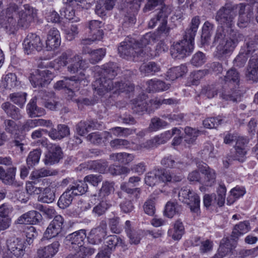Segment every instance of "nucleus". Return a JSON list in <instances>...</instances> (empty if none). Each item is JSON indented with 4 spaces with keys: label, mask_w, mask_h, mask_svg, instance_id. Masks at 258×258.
I'll list each match as a JSON object with an SVG mask.
<instances>
[{
    "label": "nucleus",
    "mask_w": 258,
    "mask_h": 258,
    "mask_svg": "<svg viewBox=\"0 0 258 258\" xmlns=\"http://www.w3.org/2000/svg\"><path fill=\"white\" fill-rule=\"evenodd\" d=\"M137 41L134 39H127L121 42L118 47L120 56L126 59H135L142 57L145 53L141 47H138Z\"/></svg>",
    "instance_id": "6"
},
{
    "label": "nucleus",
    "mask_w": 258,
    "mask_h": 258,
    "mask_svg": "<svg viewBox=\"0 0 258 258\" xmlns=\"http://www.w3.org/2000/svg\"><path fill=\"white\" fill-rule=\"evenodd\" d=\"M57 172L53 170L51 171L44 168L33 171L31 174L32 179H38L41 178L55 175L57 174Z\"/></svg>",
    "instance_id": "48"
},
{
    "label": "nucleus",
    "mask_w": 258,
    "mask_h": 258,
    "mask_svg": "<svg viewBox=\"0 0 258 258\" xmlns=\"http://www.w3.org/2000/svg\"><path fill=\"white\" fill-rule=\"evenodd\" d=\"M101 24L102 22L98 20H91L88 23L89 33L95 39L101 40L102 38L103 32L101 29Z\"/></svg>",
    "instance_id": "27"
},
{
    "label": "nucleus",
    "mask_w": 258,
    "mask_h": 258,
    "mask_svg": "<svg viewBox=\"0 0 258 258\" xmlns=\"http://www.w3.org/2000/svg\"><path fill=\"white\" fill-rule=\"evenodd\" d=\"M131 143L127 140L121 139H115L110 142V147L115 149L121 148H128L131 147Z\"/></svg>",
    "instance_id": "62"
},
{
    "label": "nucleus",
    "mask_w": 258,
    "mask_h": 258,
    "mask_svg": "<svg viewBox=\"0 0 258 258\" xmlns=\"http://www.w3.org/2000/svg\"><path fill=\"white\" fill-rule=\"evenodd\" d=\"M111 206L112 204L109 201L102 200L93 208V213L96 216L100 217L105 214Z\"/></svg>",
    "instance_id": "41"
},
{
    "label": "nucleus",
    "mask_w": 258,
    "mask_h": 258,
    "mask_svg": "<svg viewBox=\"0 0 258 258\" xmlns=\"http://www.w3.org/2000/svg\"><path fill=\"white\" fill-rule=\"evenodd\" d=\"M88 188V185L84 180L83 181H79L74 183L70 186V188L68 189L70 190L73 196H76L85 194L87 191Z\"/></svg>",
    "instance_id": "37"
},
{
    "label": "nucleus",
    "mask_w": 258,
    "mask_h": 258,
    "mask_svg": "<svg viewBox=\"0 0 258 258\" xmlns=\"http://www.w3.org/2000/svg\"><path fill=\"white\" fill-rule=\"evenodd\" d=\"M59 243L55 241L51 244L38 249L37 255L39 258H51L58 251Z\"/></svg>",
    "instance_id": "23"
},
{
    "label": "nucleus",
    "mask_w": 258,
    "mask_h": 258,
    "mask_svg": "<svg viewBox=\"0 0 258 258\" xmlns=\"http://www.w3.org/2000/svg\"><path fill=\"white\" fill-rule=\"evenodd\" d=\"M224 84L221 87L220 96L225 100L234 102L241 101V93L238 90L240 74L234 68L228 70L222 80Z\"/></svg>",
    "instance_id": "2"
},
{
    "label": "nucleus",
    "mask_w": 258,
    "mask_h": 258,
    "mask_svg": "<svg viewBox=\"0 0 258 258\" xmlns=\"http://www.w3.org/2000/svg\"><path fill=\"white\" fill-rule=\"evenodd\" d=\"M180 209V206L176 203L168 202L165 206L164 215L167 217L171 218L176 214H178Z\"/></svg>",
    "instance_id": "46"
},
{
    "label": "nucleus",
    "mask_w": 258,
    "mask_h": 258,
    "mask_svg": "<svg viewBox=\"0 0 258 258\" xmlns=\"http://www.w3.org/2000/svg\"><path fill=\"white\" fill-rule=\"evenodd\" d=\"M16 170L15 167H12L9 168L7 172L5 171L2 178L3 182L7 184H13L15 179Z\"/></svg>",
    "instance_id": "59"
},
{
    "label": "nucleus",
    "mask_w": 258,
    "mask_h": 258,
    "mask_svg": "<svg viewBox=\"0 0 258 258\" xmlns=\"http://www.w3.org/2000/svg\"><path fill=\"white\" fill-rule=\"evenodd\" d=\"M27 111L29 117L31 118L41 116L45 114L43 108L37 106L35 97L33 98L28 104Z\"/></svg>",
    "instance_id": "30"
},
{
    "label": "nucleus",
    "mask_w": 258,
    "mask_h": 258,
    "mask_svg": "<svg viewBox=\"0 0 258 258\" xmlns=\"http://www.w3.org/2000/svg\"><path fill=\"white\" fill-rule=\"evenodd\" d=\"M120 218L113 217L109 220V226L111 231L115 234H119L122 231V227L119 225Z\"/></svg>",
    "instance_id": "63"
},
{
    "label": "nucleus",
    "mask_w": 258,
    "mask_h": 258,
    "mask_svg": "<svg viewBox=\"0 0 258 258\" xmlns=\"http://www.w3.org/2000/svg\"><path fill=\"white\" fill-rule=\"evenodd\" d=\"M75 253L73 258H85L86 256L91 255L95 252V249L90 247L81 246L79 248H74Z\"/></svg>",
    "instance_id": "44"
},
{
    "label": "nucleus",
    "mask_w": 258,
    "mask_h": 258,
    "mask_svg": "<svg viewBox=\"0 0 258 258\" xmlns=\"http://www.w3.org/2000/svg\"><path fill=\"white\" fill-rule=\"evenodd\" d=\"M74 196L68 189L60 197L57 205L61 209L68 207L72 202Z\"/></svg>",
    "instance_id": "42"
},
{
    "label": "nucleus",
    "mask_w": 258,
    "mask_h": 258,
    "mask_svg": "<svg viewBox=\"0 0 258 258\" xmlns=\"http://www.w3.org/2000/svg\"><path fill=\"white\" fill-rule=\"evenodd\" d=\"M249 50L246 52H241L233 60L234 65L238 68H243L249 57L248 55Z\"/></svg>",
    "instance_id": "61"
},
{
    "label": "nucleus",
    "mask_w": 258,
    "mask_h": 258,
    "mask_svg": "<svg viewBox=\"0 0 258 258\" xmlns=\"http://www.w3.org/2000/svg\"><path fill=\"white\" fill-rule=\"evenodd\" d=\"M134 89V85L129 82H115L114 84L113 93H127L133 91Z\"/></svg>",
    "instance_id": "43"
},
{
    "label": "nucleus",
    "mask_w": 258,
    "mask_h": 258,
    "mask_svg": "<svg viewBox=\"0 0 258 258\" xmlns=\"http://www.w3.org/2000/svg\"><path fill=\"white\" fill-rule=\"evenodd\" d=\"M2 108L7 114L12 118L18 120L22 118L19 109L10 102H7L2 104Z\"/></svg>",
    "instance_id": "34"
},
{
    "label": "nucleus",
    "mask_w": 258,
    "mask_h": 258,
    "mask_svg": "<svg viewBox=\"0 0 258 258\" xmlns=\"http://www.w3.org/2000/svg\"><path fill=\"white\" fill-rule=\"evenodd\" d=\"M200 23L199 17L196 16L194 17L184 33L183 39H186L188 41L194 43V38L197 33L199 26Z\"/></svg>",
    "instance_id": "22"
},
{
    "label": "nucleus",
    "mask_w": 258,
    "mask_h": 258,
    "mask_svg": "<svg viewBox=\"0 0 258 258\" xmlns=\"http://www.w3.org/2000/svg\"><path fill=\"white\" fill-rule=\"evenodd\" d=\"M63 227V218L60 215L55 216L44 232L43 237L48 239L54 237L61 233Z\"/></svg>",
    "instance_id": "12"
},
{
    "label": "nucleus",
    "mask_w": 258,
    "mask_h": 258,
    "mask_svg": "<svg viewBox=\"0 0 258 258\" xmlns=\"http://www.w3.org/2000/svg\"><path fill=\"white\" fill-rule=\"evenodd\" d=\"M245 76L247 80L252 82L258 81V58L252 56L250 58L246 69Z\"/></svg>",
    "instance_id": "19"
},
{
    "label": "nucleus",
    "mask_w": 258,
    "mask_h": 258,
    "mask_svg": "<svg viewBox=\"0 0 258 258\" xmlns=\"http://www.w3.org/2000/svg\"><path fill=\"white\" fill-rule=\"evenodd\" d=\"M102 70L104 77L112 80L117 75L118 68L115 63L109 62L102 66Z\"/></svg>",
    "instance_id": "35"
},
{
    "label": "nucleus",
    "mask_w": 258,
    "mask_h": 258,
    "mask_svg": "<svg viewBox=\"0 0 258 258\" xmlns=\"http://www.w3.org/2000/svg\"><path fill=\"white\" fill-rule=\"evenodd\" d=\"M184 133V141L188 144H193L199 135V131L198 130L188 126L185 128Z\"/></svg>",
    "instance_id": "47"
},
{
    "label": "nucleus",
    "mask_w": 258,
    "mask_h": 258,
    "mask_svg": "<svg viewBox=\"0 0 258 258\" xmlns=\"http://www.w3.org/2000/svg\"><path fill=\"white\" fill-rule=\"evenodd\" d=\"M181 131L179 129L174 127L172 129V133L170 131H167L163 134H161L160 136H157L154 138L157 146L160 144H164L166 143L172 136L174 135H179Z\"/></svg>",
    "instance_id": "38"
},
{
    "label": "nucleus",
    "mask_w": 258,
    "mask_h": 258,
    "mask_svg": "<svg viewBox=\"0 0 258 258\" xmlns=\"http://www.w3.org/2000/svg\"><path fill=\"white\" fill-rule=\"evenodd\" d=\"M149 104L145 101L137 99L133 100L132 109L134 113L138 114H142L145 111H150V109H148V107Z\"/></svg>",
    "instance_id": "39"
},
{
    "label": "nucleus",
    "mask_w": 258,
    "mask_h": 258,
    "mask_svg": "<svg viewBox=\"0 0 258 258\" xmlns=\"http://www.w3.org/2000/svg\"><path fill=\"white\" fill-rule=\"evenodd\" d=\"M53 76L48 70L38 71L35 73H32L29 77V79L32 85L34 87H44L50 83Z\"/></svg>",
    "instance_id": "9"
},
{
    "label": "nucleus",
    "mask_w": 258,
    "mask_h": 258,
    "mask_svg": "<svg viewBox=\"0 0 258 258\" xmlns=\"http://www.w3.org/2000/svg\"><path fill=\"white\" fill-rule=\"evenodd\" d=\"M206 60L205 54L201 51H198L193 55L191 63L196 67H200L205 63Z\"/></svg>",
    "instance_id": "64"
},
{
    "label": "nucleus",
    "mask_w": 258,
    "mask_h": 258,
    "mask_svg": "<svg viewBox=\"0 0 258 258\" xmlns=\"http://www.w3.org/2000/svg\"><path fill=\"white\" fill-rule=\"evenodd\" d=\"M245 192V191L243 188L237 186L233 188L231 190L230 195L227 198V204L229 205L232 204L237 199L243 196Z\"/></svg>",
    "instance_id": "50"
},
{
    "label": "nucleus",
    "mask_w": 258,
    "mask_h": 258,
    "mask_svg": "<svg viewBox=\"0 0 258 258\" xmlns=\"http://www.w3.org/2000/svg\"><path fill=\"white\" fill-rule=\"evenodd\" d=\"M73 57L72 51L68 50L63 52L59 57L55 59V61L60 66H66L69 63V59Z\"/></svg>",
    "instance_id": "60"
},
{
    "label": "nucleus",
    "mask_w": 258,
    "mask_h": 258,
    "mask_svg": "<svg viewBox=\"0 0 258 258\" xmlns=\"http://www.w3.org/2000/svg\"><path fill=\"white\" fill-rule=\"evenodd\" d=\"M106 224L105 223L103 226L100 225L95 228L92 229L88 237L90 243L97 244L100 243L102 239L104 238L106 235Z\"/></svg>",
    "instance_id": "21"
},
{
    "label": "nucleus",
    "mask_w": 258,
    "mask_h": 258,
    "mask_svg": "<svg viewBox=\"0 0 258 258\" xmlns=\"http://www.w3.org/2000/svg\"><path fill=\"white\" fill-rule=\"evenodd\" d=\"M243 37L239 32L230 29L225 40H221L218 42L214 53L215 57L219 60H226L232 54L238 43L243 40Z\"/></svg>",
    "instance_id": "3"
},
{
    "label": "nucleus",
    "mask_w": 258,
    "mask_h": 258,
    "mask_svg": "<svg viewBox=\"0 0 258 258\" xmlns=\"http://www.w3.org/2000/svg\"><path fill=\"white\" fill-rule=\"evenodd\" d=\"M161 164L165 168L176 169L180 171L186 167V163L181 161L175 162L171 155L164 157L161 160Z\"/></svg>",
    "instance_id": "31"
},
{
    "label": "nucleus",
    "mask_w": 258,
    "mask_h": 258,
    "mask_svg": "<svg viewBox=\"0 0 258 258\" xmlns=\"http://www.w3.org/2000/svg\"><path fill=\"white\" fill-rule=\"evenodd\" d=\"M92 86L96 93L100 96H103L114 90V84L112 80L107 79L105 77H102L96 80Z\"/></svg>",
    "instance_id": "14"
},
{
    "label": "nucleus",
    "mask_w": 258,
    "mask_h": 258,
    "mask_svg": "<svg viewBox=\"0 0 258 258\" xmlns=\"http://www.w3.org/2000/svg\"><path fill=\"white\" fill-rule=\"evenodd\" d=\"M84 78L76 76H73L71 78L65 77L62 80L57 81L54 85L55 89L60 90L64 88H69L72 86H74L75 84L80 83Z\"/></svg>",
    "instance_id": "29"
},
{
    "label": "nucleus",
    "mask_w": 258,
    "mask_h": 258,
    "mask_svg": "<svg viewBox=\"0 0 258 258\" xmlns=\"http://www.w3.org/2000/svg\"><path fill=\"white\" fill-rule=\"evenodd\" d=\"M42 194L38 197V201L44 203H52L55 199V195L50 187L42 188Z\"/></svg>",
    "instance_id": "45"
},
{
    "label": "nucleus",
    "mask_w": 258,
    "mask_h": 258,
    "mask_svg": "<svg viewBox=\"0 0 258 258\" xmlns=\"http://www.w3.org/2000/svg\"><path fill=\"white\" fill-rule=\"evenodd\" d=\"M146 90L149 93L166 91L170 87L169 84L157 79H151L146 82Z\"/></svg>",
    "instance_id": "24"
},
{
    "label": "nucleus",
    "mask_w": 258,
    "mask_h": 258,
    "mask_svg": "<svg viewBox=\"0 0 258 258\" xmlns=\"http://www.w3.org/2000/svg\"><path fill=\"white\" fill-rule=\"evenodd\" d=\"M26 93H14L10 95V98L14 103L22 107L26 102Z\"/></svg>",
    "instance_id": "56"
},
{
    "label": "nucleus",
    "mask_w": 258,
    "mask_h": 258,
    "mask_svg": "<svg viewBox=\"0 0 258 258\" xmlns=\"http://www.w3.org/2000/svg\"><path fill=\"white\" fill-rule=\"evenodd\" d=\"M36 9L26 4L20 6L11 3L6 10V17L0 18V28L9 34H15L19 27L27 29L37 17Z\"/></svg>",
    "instance_id": "1"
},
{
    "label": "nucleus",
    "mask_w": 258,
    "mask_h": 258,
    "mask_svg": "<svg viewBox=\"0 0 258 258\" xmlns=\"http://www.w3.org/2000/svg\"><path fill=\"white\" fill-rule=\"evenodd\" d=\"M6 89H11L17 86L18 81L16 75L13 73H9L6 75L3 82Z\"/></svg>",
    "instance_id": "55"
},
{
    "label": "nucleus",
    "mask_w": 258,
    "mask_h": 258,
    "mask_svg": "<svg viewBox=\"0 0 258 258\" xmlns=\"http://www.w3.org/2000/svg\"><path fill=\"white\" fill-rule=\"evenodd\" d=\"M201 172L205 175L204 183L206 186H212L216 181V173L205 163H200L197 166Z\"/></svg>",
    "instance_id": "20"
},
{
    "label": "nucleus",
    "mask_w": 258,
    "mask_h": 258,
    "mask_svg": "<svg viewBox=\"0 0 258 258\" xmlns=\"http://www.w3.org/2000/svg\"><path fill=\"white\" fill-rule=\"evenodd\" d=\"M179 200L189 206L191 212L198 214L200 211V197L187 187H182L178 192Z\"/></svg>",
    "instance_id": "7"
},
{
    "label": "nucleus",
    "mask_w": 258,
    "mask_h": 258,
    "mask_svg": "<svg viewBox=\"0 0 258 258\" xmlns=\"http://www.w3.org/2000/svg\"><path fill=\"white\" fill-rule=\"evenodd\" d=\"M108 167L106 161H93L89 165V169L100 173H104Z\"/></svg>",
    "instance_id": "57"
},
{
    "label": "nucleus",
    "mask_w": 258,
    "mask_h": 258,
    "mask_svg": "<svg viewBox=\"0 0 258 258\" xmlns=\"http://www.w3.org/2000/svg\"><path fill=\"white\" fill-rule=\"evenodd\" d=\"M106 49L99 48L93 50L89 58V61L93 64L96 63L100 61L105 55Z\"/></svg>",
    "instance_id": "58"
},
{
    "label": "nucleus",
    "mask_w": 258,
    "mask_h": 258,
    "mask_svg": "<svg viewBox=\"0 0 258 258\" xmlns=\"http://www.w3.org/2000/svg\"><path fill=\"white\" fill-rule=\"evenodd\" d=\"M41 154L40 149H35L29 153L27 158V164L29 167H32L39 162Z\"/></svg>",
    "instance_id": "53"
},
{
    "label": "nucleus",
    "mask_w": 258,
    "mask_h": 258,
    "mask_svg": "<svg viewBox=\"0 0 258 258\" xmlns=\"http://www.w3.org/2000/svg\"><path fill=\"white\" fill-rule=\"evenodd\" d=\"M250 230V226L249 221L241 222L234 226L231 238L232 240L236 241L240 236L248 232Z\"/></svg>",
    "instance_id": "25"
},
{
    "label": "nucleus",
    "mask_w": 258,
    "mask_h": 258,
    "mask_svg": "<svg viewBox=\"0 0 258 258\" xmlns=\"http://www.w3.org/2000/svg\"><path fill=\"white\" fill-rule=\"evenodd\" d=\"M158 40V36L155 33H147L141 38L139 41H137L139 43L138 47H141L144 51V48L148 44H151L154 43Z\"/></svg>",
    "instance_id": "40"
},
{
    "label": "nucleus",
    "mask_w": 258,
    "mask_h": 258,
    "mask_svg": "<svg viewBox=\"0 0 258 258\" xmlns=\"http://www.w3.org/2000/svg\"><path fill=\"white\" fill-rule=\"evenodd\" d=\"M160 67L156 62L150 61L143 63L140 68V72L145 76H153L160 71Z\"/></svg>",
    "instance_id": "33"
},
{
    "label": "nucleus",
    "mask_w": 258,
    "mask_h": 258,
    "mask_svg": "<svg viewBox=\"0 0 258 258\" xmlns=\"http://www.w3.org/2000/svg\"><path fill=\"white\" fill-rule=\"evenodd\" d=\"M86 238L85 230L81 229L67 235L65 239V242L72 248H79L84 245Z\"/></svg>",
    "instance_id": "15"
},
{
    "label": "nucleus",
    "mask_w": 258,
    "mask_h": 258,
    "mask_svg": "<svg viewBox=\"0 0 258 258\" xmlns=\"http://www.w3.org/2000/svg\"><path fill=\"white\" fill-rule=\"evenodd\" d=\"M8 250L15 256L20 257L25 253V245L23 240L18 238L12 237L7 242Z\"/></svg>",
    "instance_id": "16"
},
{
    "label": "nucleus",
    "mask_w": 258,
    "mask_h": 258,
    "mask_svg": "<svg viewBox=\"0 0 258 258\" xmlns=\"http://www.w3.org/2000/svg\"><path fill=\"white\" fill-rule=\"evenodd\" d=\"M114 190L113 183L104 181L98 192V197L101 199L108 196Z\"/></svg>",
    "instance_id": "52"
},
{
    "label": "nucleus",
    "mask_w": 258,
    "mask_h": 258,
    "mask_svg": "<svg viewBox=\"0 0 258 258\" xmlns=\"http://www.w3.org/2000/svg\"><path fill=\"white\" fill-rule=\"evenodd\" d=\"M219 89V85H208L203 88L201 94L204 95L208 98H213L217 95Z\"/></svg>",
    "instance_id": "51"
},
{
    "label": "nucleus",
    "mask_w": 258,
    "mask_h": 258,
    "mask_svg": "<svg viewBox=\"0 0 258 258\" xmlns=\"http://www.w3.org/2000/svg\"><path fill=\"white\" fill-rule=\"evenodd\" d=\"M61 38L59 31L55 28H51L46 40V47L48 51L57 48L60 45Z\"/></svg>",
    "instance_id": "18"
},
{
    "label": "nucleus",
    "mask_w": 258,
    "mask_h": 258,
    "mask_svg": "<svg viewBox=\"0 0 258 258\" xmlns=\"http://www.w3.org/2000/svg\"><path fill=\"white\" fill-rule=\"evenodd\" d=\"M170 13V9L167 6H164L162 7L155 17L151 19L149 22V27L151 28H153L158 24H159L155 33L158 36V39L161 37H166L169 34L171 28L167 26V17Z\"/></svg>",
    "instance_id": "4"
},
{
    "label": "nucleus",
    "mask_w": 258,
    "mask_h": 258,
    "mask_svg": "<svg viewBox=\"0 0 258 258\" xmlns=\"http://www.w3.org/2000/svg\"><path fill=\"white\" fill-rule=\"evenodd\" d=\"M97 122L91 121H81L76 126L77 133L80 136H84L88 133L91 128H97Z\"/></svg>",
    "instance_id": "32"
},
{
    "label": "nucleus",
    "mask_w": 258,
    "mask_h": 258,
    "mask_svg": "<svg viewBox=\"0 0 258 258\" xmlns=\"http://www.w3.org/2000/svg\"><path fill=\"white\" fill-rule=\"evenodd\" d=\"M85 61L82 57L78 55L73 56L72 58L69 59V63L68 66V71L72 73H77L79 70L84 69L85 68Z\"/></svg>",
    "instance_id": "26"
},
{
    "label": "nucleus",
    "mask_w": 258,
    "mask_h": 258,
    "mask_svg": "<svg viewBox=\"0 0 258 258\" xmlns=\"http://www.w3.org/2000/svg\"><path fill=\"white\" fill-rule=\"evenodd\" d=\"M238 10L237 25L240 28L246 27L253 18V9L248 5L240 3L236 5Z\"/></svg>",
    "instance_id": "11"
},
{
    "label": "nucleus",
    "mask_w": 258,
    "mask_h": 258,
    "mask_svg": "<svg viewBox=\"0 0 258 258\" xmlns=\"http://www.w3.org/2000/svg\"><path fill=\"white\" fill-rule=\"evenodd\" d=\"M42 220V216L38 212L34 210L30 211L21 216L16 221V224H28L35 225Z\"/></svg>",
    "instance_id": "17"
},
{
    "label": "nucleus",
    "mask_w": 258,
    "mask_h": 258,
    "mask_svg": "<svg viewBox=\"0 0 258 258\" xmlns=\"http://www.w3.org/2000/svg\"><path fill=\"white\" fill-rule=\"evenodd\" d=\"M237 6L231 3H226L216 13L215 19L221 25L225 26L230 31L234 25L235 18L237 16Z\"/></svg>",
    "instance_id": "5"
},
{
    "label": "nucleus",
    "mask_w": 258,
    "mask_h": 258,
    "mask_svg": "<svg viewBox=\"0 0 258 258\" xmlns=\"http://www.w3.org/2000/svg\"><path fill=\"white\" fill-rule=\"evenodd\" d=\"M184 226L181 222L179 220L176 221L174 224V228L172 230H169L168 233L169 234H172V237L174 240L180 239L183 234L184 233Z\"/></svg>",
    "instance_id": "49"
},
{
    "label": "nucleus",
    "mask_w": 258,
    "mask_h": 258,
    "mask_svg": "<svg viewBox=\"0 0 258 258\" xmlns=\"http://www.w3.org/2000/svg\"><path fill=\"white\" fill-rule=\"evenodd\" d=\"M135 158V155L125 152L112 153L109 155V160L113 162L127 165Z\"/></svg>",
    "instance_id": "28"
},
{
    "label": "nucleus",
    "mask_w": 258,
    "mask_h": 258,
    "mask_svg": "<svg viewBox=\"0 0 258 258\" xmlns=\"http://www.w3.org/2000/svg\"><path fill=\"white\" fill-rule=\"evenodd\" d=\"M194 43L186 39L174 44L170 49L171 55L174 58L181 59L189 56L193 51Z\"/></svg>",
    "instance_id": "8"
},
{
    "label": "nucleus",
    "mask_w": 258,
    "mask_h": 258,
    "mask_svg": "<svg viewBox=\"0 0 258 258\" xmlns=\"http://www.w3.org/2000/svg\"><path fill=\"white\" fill-rule=\"evenodd\" d=\"M23 49L27 54L34 51H40L42 49L43 45L40 37L34 33H29L24 39Z\"/></svg>",
    "instance_id": "10"
},
{
    "label": "nucleus",
    "mask_w": 258,
    "mask_h": 258,
    "mask_svg": "<svg viewBox=\"0 0 258 258\" xmlns=\"http://www.w3.org/2000/svg\"><path fill=\"white\" fill-rule=\"evenodd\" d=\"M5 131L11 135H15L19 131V126L13 120L10 119H5L3 123Z\"/></svg>",
    "instance_id": "54"
},
{
    "label": "nucleus",
    "mask_w": 258,
    "mask_h": 258,
    "mask_svg": "<svg viewBox=\"0 0 258 258\" xmlns=\"http://www.w3.org/2000/svg\"><path fill=\"white\" fill-rule=\"evenodd\" d=\"M48 152L43 160L46 165H51L58 163L62 158L63 153L61 148L56 144H51L47 146Z\"/></svg>",
    "instance_id": "13"
},
{
    "label": "nucleus",
    "mask_w": 258,
    "mask_h": 258,
    "mask_svg": "<svg viewBox=\"0 0 258 258\" xmlns=\"http://www.w3.org/2000/svg\"><path fill=\"white\" fill-rule=\"evenodd\" d=\"M105 239L107 246V248H106L108 249L110 251L112 249H115V247L117 246H121L122 247L126 246L125 242L122 239L115 235L108 236L106 237Z\"/></svg>",
    "instance_id": "36"
}]
</instances>
